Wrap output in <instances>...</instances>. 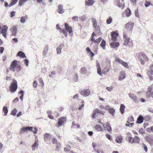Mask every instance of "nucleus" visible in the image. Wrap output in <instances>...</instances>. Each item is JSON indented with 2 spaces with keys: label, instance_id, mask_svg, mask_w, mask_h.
<instances>
[{
  "label": "nucleus",
  "instance_id": "obj_1",
  "mask_svg": "<svg viewBox=\"0 0 153 153\" xmlns=\"http://www.w3.org/2000/svg\"><path fill=\"white\" fill-rule=\"evenodd\" d=\"M33 129V127H32L28 126L23 127L21 128L20 133H22L24 131L27 132L28 131H33L34 134H36L38 131L37 128L36 127H34V130H32Z\"/></svg>",
  "mask_w": 153,
  "mask_h": 153
},
{
  "label": "nucleus",
  "instance_id": "obj_2",
  "mask_svg": "<svg viewBox=\"0 0 153 153\" xmlns=\"http://www.w3.org/2000/svg\"><path fill=\"white\" fill-rule=\"evenodd\" d=\"M134 24L133 22L131 23L129 22L125 25V32L126 31H128L129 33H131L133 29V28Z\"/></svg>",
  "mask_w": 153,
  "mask_h": 153
},
{
  "label": "nucleus",
  "instance_id": "obj_3",
  "mask_svg": "<svg viewBox=\"0 0 153 153\" xmlns=\"http://www.w3.org/2000/svg\"><path fill=\"white\" fill-rule=\"evenodd\" d=\"M17 83L16 80H13V83L11 84L10 88V90L12 93L15 92L17 88Z\"/></svg>",
  "mask_w": 153,
  "mask_h": 153
},
{
  "label": "nucleus",
  "instance_id": "obj_4",
  "mask_svg": "<svg viewBox=\"0 0 153 153\" xmlns=\"http://www.w3.org/2000/svg\"><path fill=\"white\" fill-rule=\"evenodd\" d=\"M140 140V138L137 136H135L134 138L129 137L128 138V142L130 143H139Z\"/></svg>",
  "mask_w": 153,
  "mask_h": 153
},
{
  "label": "nucleus",
  "instance_id": "obj_5",
  "mask_svg": "<svg viewBox=\"0 0 153 153\" xmlns=\"http://www.w3.org/2000/svg\"><path fill=\"white\" fill-rule=\"evenodd\" d=\"M66 121V118L65 117H61L58 120L57 124L58 127L61 126L63 125Z\"/></svg>",
  "mask_w": 153,
  "mask_h": 153
},
{
  "label": "nucleus",
  "instance_id": "obj_6",
  "mask_svg": "<svg viewBox=\"0 0 153 153\" xmlns=\"http://www.w3.org/2000/svg\"><path fill=\"white\" fill-rule=\"evenodd\" d=\"M90 93L91 92L90 89H86L81 91L80 94L82 96L87 97L89 95Z\"/></svg>",
  "mask_w": 153,
  "mask_h": 153
},
{
  "label": "nucleus",
  "instance_id": "obj_7",
  "mask_svg": "<svg viewBox=\"0 0 153 153\" xmlns=\"http://www.w3.org/2000/svg\"><path fill=\"white\" fill-rule=\"evenodd\" d=\"M102 125L104 129L105 130H107L109 132H110L111 131L112 129L111 126L110 125V124L109 122H107L105 125L103 124Z\"/></svg>",
  "mask_w": 153,
  "mask_h": 153
},
{
  "label": "nucleus",
  "instance_id": "obj_8",
  "mask_svg": "<svg viewBox=\"0 0 153 153\" xmlns=\"http://www.w3.org/2000/svg\"><path fill=\"white\" fill-rule=\"evenodd\" d=\"M129 97L135 102H139V99L137 98L136 96L133 93H129L128 94Z\"/></svg>",
  "mask_w": 153,
  "mask_h": 153
},
{
  "label": "nucleus",
  "instance_id": "obj_9",
  "mask_svg": "<svg viewBox=\"0 0 153 153\" xmlns=\"http://www.w3.org/2000/svg\"><path fill=\"white\" fill-rule=\"evenodd\" d=\"M17 62L16 60L13 61L11 64L10 66V70L13 72L15 71V68L17 66Z\"/></svg>",
  "mask_w": 153,
  "mask_h": 153
},
{
  "label": "nucleus",
  "instance_id": "obj_10",
  "mask_svg": "<svg viewBox=\"0 0 153 153\" xmlns=\"http://www.w3.org/2000/svg\"><path fill=\"white\" fill-rule=\"evenodd\" d=\"M134 121V120L133 117L132 116H131L129 117L128 118V121L127 122L126 125L129 126H132L134 125V123H130V122H133Z\"/></svg>",
  "mask_w": 153,
  "mask_h": 153
},
{
  "label": "nucleus",
  "instance_id": "obj_11",
  "mask_svg": "<svg viewBox=\"0 0 153 153\" xmlns=\"http://www.w3.org/2000/svg\"><path fill=\"white\" fill-rule=\"evenodd\" d=\"M8 29V27L6 25H4L2 29L1 33L3 36L5 38H7V32Z\"/></svg>",
  "mask_w": 153,
  "mask_h": 153
},
{
  "label": "nucleus",
  "instance_id": "obj_12",
  "mask_svg": "<svg viewBox=\"0 0 153 153\" xmlns=\"http://www.w3.org/2000/svg\"><path fill=\"white\" fill-rule=\"evenodd\" d=\"M51 139V137L50 134L48 133H45L44 135V140L47 143L49 144L50 143V141L48 142L49 141H50Z\"/></svg>",
  "mask_w": 153,
  "mask_h": 153
},
{
  "label": "nucleus",
  "instance_id": "obj_13",
  "mask_svg": "<svg viewBox=\"0 0 153 153\" xmlns=\"http://www.w3.org/2000/svg\"><path fill=\"white\" fill-rule=\"evenodd\" d=\"M116 61L117 62H119L120 63L125 67L126 68H128V66L127 63L126 62L123 61V60L118 58L116 59Z\"/></svg>",
  "mask_w": 153,
  "mask_h": 153
},
{
  "label": "nucleus",
  "instance_id": "obj_14",
  "mask_svg": "<svg viewBox=\"0 0 153 153\" xmlns=\"http://www.w3.org/2000/svg\"><path fill=\"white\" fill-rule=\"evenodd\" d=\"M65 28L66 30L68 32L70 35H71V33L72 32V28L71 26H69L68 24L67 23H65Z\"/></svg>",
  "mask_w": 153,
  "mask_h": 153
},
{
  "label": "nucleus",
  "instance_id": "obj_15",
  "mask_svg": "<svg viewBox=\"0 0 153 153\" xmlns=\"http://www.w3.org/2000/svg\"><path fill=\"white\" fill-rule=\"evenodd\" d=\"M112 41L114 42L116 41L117 40V36H118V34L115 31H113L111 33Z\"/></svg>",
  "mask_w": 153,
  "mask_h": 153
},
{
  "label": "nucleus",
  "instance_id": "obj_16",
  "mask_svg": "<svg viewBox=\"0 0 153 153\" xmlns=\"http://www.w3.org/2000/svg\"><path fill=\"white\" fill-rule=\"evenodd\" d=\"M11 31L12 32V34L14 36H16L17 32V28L16 26H13L11 29Z\"/></svg>",
  "mask_w": 153,
  "mask_h": 153
},
{
  "label": "nucleus",
  "instance_id": "obj_17",
  "mask_svg": "<svg viewBox=\"0 0 153 153\" xmlns=\"http://www.w3.org/2000/svg\"><path fill=\"white\" fill-rule=\"evenodd\" d=\"M123 38L125 39L124 45H126L129 42L130 38L127 36L125 32H124Z\"/></svg>",
  "mask_w": 153,
  "mask_h": 153
},
{
  "label": "nucleus",
  "instance_id": "obj_18",
  "mask_svg": "<svg viewBox=\"0 0 153 153\" xmlns=\"http://www.w3.org/2000/svg\"><path fill=\"white\" fill-rule=\"evenodd\" d=\"M64 45L63 44H60L56 48V51L57 54H60L61 53V50L64 47Z\"/></svg>",
  "mask_w": 153,
  "mask_h": 153
},
{
  "label": "nucleus",
  "instance_id": "obj_19",
  "mask_svg": "<svg viewBox=\"0 0 153 153\" xmlns=\"http://www.w3.org/2000/svg\"><path fill=\"white\" fill-rule=\"evenodd\" d=\"M57 11L58 13L62 14L64 12V10L63 9V6L62 4H59L58 6Z\"/></svg>",
  "mask_w": 153,
  "mask_h": 153
},
{
  "label": "nucleus",
  "instance_id": "obj_20",
  "mask_svg": "<svg viewBox=\"0 0 153 153\" xmlns=\"http://www.w3.org/2000/svg\"><path fill=\"white\" fill-rule=\"evenodd\" d=\"M95 2L94 0H85V5L88 6H92Z\"/></svg>",
  "mask_w": 153,
  "mask_h": 153
},
{
  "label": "nucleus",
  "instance_id": "obj_21",
  "mask_svg": "<svg viewBox=\"0 0 153 153\" xmlns=\"http://www.w3.org/2000/svg\"><path fill=\"white\" fill-rule=\"evenodd\" d=\"M123 1V0H121ZM114 3L115 5L118 6L119 7H123L124 6V4L120 3V0H114Z\"/></svg>",
  "mask_w": 153,
  "mask_h": 153
},
{
  "label": "nucleus",
  "instance_id": "obj_22",
  "mask_svg": "<svg viewBox=\"0 0 153 153\" xmlns=\"http://www.w3.org/2000/svg\"><path fill=\"white\" fill-rule=\"evenodd\" d=\"M147 74L148 76L153 75V64L151 65L149 69L147 71Z\"/></svg>",
  "mask_w": 153,
  "mask_h": 153
},
{
  "label": "nucleus",
  "instance_id": "obj_23",
  "mask_svg": "<svg viewBox=\"0 0 153 153\" xmlns=\"http://www.w3.org/2000/svg\"><path fill=\"white\" fill-rule=\"evenodd\" d=\"M39 140H35L34 143L32 146V149L33 150H34L36 148H38L39 146Z\"/></svg>",
  "mask_w": 153,
  "mask_h": 153
},
{
  "label": "nucleus",
  "instance_id": "obj_24",
  "mask_svg": "<svg viewBox=\"0 0 153 153\" xmlns=\"http://www.w3.org/2000/svg\"><path fill=\"white\" fill-rule=\"evenodd\" d=\"M49 50V47L48 45H46L44 48L42 54L44 57H45L46 56V54Z\"/></svg>",
  "mask_w": 153,
  "mask_h": 153
},
{
  "label": "nucleus",
  "instance_id": "obj_25",
  "mask_svg": "<svg viewBox=\"0 0 153 153\" xmlns=\"http://www.w3.org/2000/svg\"><path fill=\"white\" fill-rule=\"evenodd\" d=\"M139 55L142 57L145 60L146 62H148L149 61V58L144 53L140 52V53Z\"/></svg>",
  "mask_w": 153,
  "mask_h": 153
},
{
  "label": "nucleus",
  "instance_id": "obj_26",
  "mask_svg": "<svg viewBox=\"0 0 153 153\" xmlns=\"http://www.w3.org/2000/svg\"><path fill=\"white\" fill-rule=\"evenodd\" d=\"M123 137L121 136H119L117 137L115 140V142L117 143H120L122 142L123 141Z\"/></svg>",
  "mask_w": 153,
  "mask_h": 153
},
{
  "label": "nucleus",
  "instance_id": "obj_27",
  "mask_svg": "<svg viewBox=\"0 0 153 153\" xmlns=\"http://www.w3.org/2000/svg\"><path fill=\"white\" fill-rule=\"evenodd\" d=\"M125 74L124 71H122L120 72V75L119 78V80L121 81L125 78Z\"/></svg>",
  "mask_w": 153,
  "mask_h": 153
},
{
  "label": "nucleus",
  "instance_id": "obj_28",
  "mask_svg": "<svg viewBox=\"0 0 153 153\" xmlns=\"http://www.w3.org/2000/svg\"><path fill=\"white\" fill-rule=\"evenodd\" d=\"M143 117L141 115H140L137 118L136 123H137L140 124L143 122Z\"/></svg>",
  "mask_w": 153,
  "mask_h": 153
},
{
  "label": "nucleus",
  "instance_id": "obj_29",
  "mask_svg": "<svg viewBox=\"0 0 153 153\" xmlns=\"http://www.w3.org/2000/svg\"><path fill=\"white\" fill-rule=\"evenodd\" d=\"M17 56L23 58H26V56L25 53L21 51H19L18 53Z\"/></svg>",
  "mask_w": 153,
  "mask_h": 153
},
{
  "label": "nucleus",
  "instance_id": "obj_30",
  "mask_svg": "<svg viewBox=\"0 0 153 153\" xmlns=\"http://www.w3.org/2000/svg\"><path fill=\"white\" fill-rule=\"evenodd\" d=\"M28 18V16L25 15L24 16H22L20 19V22L22 23H24L26 20Z\"/></svg>",
  "mask_w": 153,
  "mask_h": 153
},
{
  "label": "nucleus",
  "instance_id": "obj_31",
  "mask_svg": "<svg viewBox=\"0 0 153 153\" xmlns=\"http://www.w3.org/2000/svg\"><path fill=\"white\" fill-rule=\"evenodd\" d=\"M102 40V38L101 37H99L96 39H95V38H94L93 39H91V41L92 42H94L99 44Z\"/></svg>",
  "mask_w": 153,
  "mask_h": 153
},
{
  "label": "nucleus",
  "instance_id": "obj_32",
  "mask_svg": "<svg viewBox=\"0 0 153 153\" xmlns=\"http://www.w3.org/2000/svg\"><path fill=\"white\" fill-rule=\"evenodd\" d=\"M95 129L97 130L98 131H101L103 129L101 126L99 124H97L94 127Z\"/></svg>",
  "mask_w": 153,
  "mask_h": 153
},
{
  "label": "nucleus",
  "instance_id": "obj_33",
  "mask_svg": "<svg viewBox=\"0 0 153 153\" xmlns=\"http://www.w3.org/2000/svg\"><path fill=\"white\" fill-rule=\"evenodd\" d=\"M81 73L84 75L87 72V70L85 67H82L80 70Z\"/></svg>",
  "mask_w": 153,
  "mask_h": 153
},
{
  "label": "nucleus",
  "instance_id": "obj_34",
  "mask_svg": "<svg viewBox=\"0 0 153 153\" xmlns=\"http://www.w3.org/2000/svg\"><path fill=\"white\" fill-rule=\"evenodd\" d=\"M110 45L112 47L115 48L118 47L119 45V44L118 42H111L110 43Z\"/></svg>",
  "mask_w": 153,
  "mask_h": 153
},
{
  "label": "nucleus",
  "instance_id": "obj_35",
  "mask_svg": "<svg viewBox=\"0 0 153 153\" xmlns=\"http://www.w3.org/2000/svg\"><path fill=\"white\" fill-rule=\"evenodd\" d=\"M91 20L94 27H95L97 25V21L95 19L92 17L91 18Z\"/></svg>",
  "mask_w": 153,
  "mask_h": 153
},
{
  "label": "nucleus",
  "instance_id": "obj_36",
  "mask_svg": "<svg viewBox=\"0 0 153 153\" xmlns=\"http://www.w3.org/2000/svg\"><path fill=\"white\" fill-rule=\"evenodd\" d=\"M153 91H152V87H149L146 93V96H147L148 95L149 96L150 94Z\"/></svg>",
  "mask_w": 153,
  "mask_h": 153
},
{
  "label": "nucleus",
  "instance_id": "obj_37",
  "mask_svg": "<svg viewBox=\"0 0 153 153\" xmlns=\"http://www.w3.org/2000/svg\"><path fill=\"white\" fill-rule=\"evenodd\" d=\"M97 73L100 75H102L101 72V69L100 67V64L98 63L97 65Z\"/></svg>",
  "mask_w": 153,
  "mask_h": 153
},
{
  "label": "nucleus",
  "instance_id": "obj_38",
  "mask_svg": "<svg viewBox=\"0 0 153 153\" xmlns=\"http://www.w3.org/2000/svg\"><path fill=\"white\" fill-rule=\"evenodd\" d=\"M131 14V12L129 8H127L126 10V16H129Z\"/></svg>",
  "mask_w": 153,
  "mask_h": 153
},
{
  "label": "nucleus",
  "instance_id": "obj_39",
  "mask_svg": "<svg viewBox=\"0 0 153 153\" xmlns=\"http://www.w3.org/2000/svg\"><path fill=\"white\" fill-rule=\"evenodd\" d=\"M105 41L104 39H102L100 44V46L103 49H105Z\"/></svg>",
  "mask_w": 153,
  "mask_h": 153
},
{
  "label": "nucleus",
  "instance_id": "obj_40",
  "mask_svg": "<svg viewBox=\"0 0 153 153\" xmlns=\"http://www.w3.org/2000/svg\"><path fill=\"white\" fill-rule=\"evenodd\" d=\"M24 93V91L22 90H21L19 92V94L21 95L20 97V99L22 101L23 100Z\"/></svg>",
  "mask_w": 153,
  "mask_h": 153
},
{
  "label": "nucleus",
  "instance_id": "obj_41",
  "mask_svg": "<svg viewBox=\"0 0 153 153\" xmlns=\"http://www.w3.org/2000/svg\"><path fill=\"white\" fill-rule=\"evenodd\" d=\"M112 18L111 17L109 16L106 20V23L107 24H110L112 22Z\"/></svg>",
  "mask_w": 153,
  "mask_h": 153
},
{
  "label": "nucleus",
  "instance_id": "obj_42",
  "mask_svg": "<svg viewBox=\"0 0 153 153\" xmlns=\"http://www.w3.org/2000/svg\"><path fill=\"white\" fill-rule=\"evenodd\" d=\"M71 148L70 145L68 144L66 146V147L64 149V151L65 152L69 151Z\"/></svg>",
  "mask_w": 153,
  "mask_h": 153
},
{
  "label": "nucleus",
  "instance_id": "obj_43",
  "mask_svg": "<svg viewBox=\"0 0 153 153\" xmlns=\"http://www.w3.org/2000/svg\"><path fill=\"white\" fill-rule=\"evenodd\" d=\"M94 27V28L95 29V32L99 33L100 31V27L98 25H97L96 26V27Z\"/></svg>",
  "mask_w": 153,
  "mask_h": 153
},
{
  "label": "nucleus",
  "instance_id": "obj_44",
  "mask_svg": "<svg viewBox=\"0 0 153 153\" xmlns=\"http://www.w3.org/2000/svg\"><path fill=\"white\" fill-rule=\"evenodd\" d=\"M125 108V106H121L120 108V111L121 114H123L124 113Z\"/></svg>",
  "mask_w": 153,
  "mask_h": 153
},
{
  "label": "nucleus",
  "instance_id": "obj_45",
  "mask_svg": "<svg viewBox=\"0 0 153 153\" xmlns=\"http://www.w3.org/2000/svg\"><path fill=\"white\" fill-rule=\"evenodd\" d=\"M3 111H4V114L5 115H6L8 111V110L7 109V107L6 106H4L3 108Z\"/></svg>",
  "mask_w": 153,
  "mask_h": 153
},
{
  "label": "nucleus",
  "instance_id": "obj_46",
  "mask_svg": "<svg viewBox=\"0 0 153 153\" xmlns=\"http://www.w3.org/2000/svg\"><path fill=\"white\" fill-rule=\"evenodd\" d=\"M78 75L77 74H75L74 78L73 79V81L74 82H76L78 80Z\"/></svg>",
  "mask_w": 153,
  "mask_h": 153
},
{
  "label": "nucleus",
  "instance_id": "obj_47",
  "mask_svg": "<svg viewBox=\"0 0 153 153\" xmlns=\"http://www.w3.org/2000/svg\"><path fill=\"white\" fill-rule=\"evenodd\" d=\"M17 112V110L16 108H14L11 111V114L13 116H15Z\"/></svg>",
  "mask_w": 153,
  "mask_h": 153
},
{
  "label": "nucleus",
  "instance_id": "obj_48",
  "mask_svg": "<svg viewBox=\"0 0 153 153\" xmlns=\"http://www.w3.org/2000/svg\"><path fill=\"white\" fill-rule=\"evenodd\" d=\"M108 111L111 114L113 115L114 112V109L110 108L108 110Z\"/></svg>",
  "mask_w": 153,
  "mask_h": 153
},
{
  "label": "nucleus",
  "instance_id": "obj_49",
  "mask_svg": "<svg viewBox=\"0 0 153 153\" xmlns=\"http://www.w3.org/2000/svg\"><path fill=\"white\" fill-rule=\"evenodd\" d=\"M134 13H135V15L136 16V17H137V18H139L140 16H139V14L138 13V9H137L136 10H135Z\"/></svg>",
  "mask_w": 153,
  "mask_h": 153
},
{
  "label": "nucleus",
  "instance_id": "obj_50",
  "mask_svg": "<svg viewBox=\"0 0 153 153\" xmlns=\"http://www.w3.org/2000/svg\"><path fill=\"white\" fill-rule=\"evenodd\" d=\"M79 19L80 20L82 21H85L86 19V17L84 15H83L79 17Z\"/></svg>",
  "mask_w": 153,
  "mask_h": 153
},
{
  "label": "nucleus",
  "instance_id": "obj_51",
  "mask_svg": "<svg viewBox=\"0 0 153 153\" xmlns=\"http://www.w3.org/2000/svg\"><path fill=\"white\" fill-rule=\"evenodd\" d=\"M57 140L55 137H53L52 139V142L53 144H56L57 143Z\"/></svg>",
  "mask_w": 153,
  "mask_h": 153
},
{
  "label": "nucleus",
  "instance_id": "obj_52",
  "mask_svg": "<svg viewBox=\"0 0 153 153\" xmlns=\"http://www.w3.org/2000/svg\"><path fill=\"white\" fill-rule=\"evenodd\" d=\"M139 132L140 134H143L144 133L145 131L142 128L139 129Z\"/></svg>",
  "mask_w": 153,
  "mask_h": 153
},
{
  "label": "nucleus",
  "instance_id": "obj_53",
  "mask_svg": "<svg viewBox=\"0 0 153 153\" xmlns=\"http://www.w3.org/2000/svg\"><path fill=\"white\" fill-rule=\"evenodd\" d=\"M61 32L65 36H67V33L65 30L63 29L62 30Z\"/></svg>",
  "mask_w": 153,
  "mask_h": 153
},
{
  "label": "nucleus",
  "instance_id": "obj_54",
  "mask_svg": "<svg viewBox=\"0 0 153 153\" xmlns=\"http://www.w3.org/2000/svg\"><path fill=\"white\" fill-rule=\"evenodd\" d=\"M140 59V61L141 64L142 65H144L145 63V60H144L143 58H141V57H139Z\"/></svg>",
  "mask_w": 153,
  "mask_h": 153
},
{
  "label": "nucleus",
  "instance_id": "obj_55",
  "mask_svg": "<svg viewBox=\"0 0 153 153\" xmlns=\"http://www.w3.org/2000/svg\"><path fill=\"white\" fill-rule=\"evenodd\" d=\"M78 17L77 16H73L72 18V19L74 21H77L78 20Z\"/></svg>",
  "mask_w": 153,
  "mask_h": 153
},
{
  "label": "nucleus",
  "instance_id": "obj_56",
  "mask_svg": "<svg viewBox=\"0 0 153 153\" xmlns=\"http://www.w3.org/2000/svg\"><path fill=\"white\" fill-rule=\"evenodd\" d=\"M105 136L107 138H108L111 141V140H112V139L111 138V135H110L109 134H106Z\"/></svg>",
  "mask_w": 153,
  "mask_h": 153
},
{
  "label": "nucleus",
  "instance_id": "obj_57",
  "mask_svg": "<svg viewBox=\"0 0 153 153\" xmlns=\"http://www.w3.org/2000/svg\"><path fill=\"white\" fill-rule=\"evenodd\" d=\"M16 68V71H19L21 70V67L20 65H17Z\"/></svg>",
  "mask_w": 153,
  "mask_h": 153
},
{
  "label": "nucleus",
  "instance_id": "obj_58",
  "mask_svg": "<svg viewBox=\"0 0 153 153\" xmlns=\"http://www.w3.org/2000/svg\"><path fill=\"white\" fill-rule=\"evenodd\" d=\"M19 101V98L18 97L16 98L13 101V104H15V103L18 102Z\"/></svg>",
  "mask_w": 153,
  "mask_h": 153
},
{
  "label": "nucleus",
  "instance_id": "obj_59",
  "mask_svg": "<svg viewBox=\"0 0 153 153\" xmlns=\"http://www.w3.org/2000/svg\"><path fill=\"white\" fill-rule=\"evenodd\" d=\"M24 62L26 66H27L28 65L29 61L27 59L24 60Z\"/></svg>",
  "mask_w": 153,
  "mask_h": 153
},
{
  "label": "nucleus",
  "instance_id": "obj_60",
  "mask_svg": "<svg viewBox=\"0 0 153 153\" xmlns=\"http://www.w3.org/2000/svg\"><path fill=\"white\" fill-rule=\"evenodd\" d=\"M106 89L108 91H111L113 89V87L111 86L110 87H107L106 88Z\"/></svg>",
  "mask_w": 153,
  "mask_h": 153
},
{
  "label": "nucleus",
  "instance_id": "obj_61",
  "mask_svg": "<svg viewBox=\"0 0 153 153\" xmlns=\"http://www.w3.org/2000/svg\"><path fill=\"white\" fill-rule=\"evenodd\" d=\"M48 117L51 119H53V117L50 114H51V112L50 111H49L48 112Z\"/></svg>",
  "mask_w": 153,
  "mask_h": 153
},
{
  "label": "nucleus",
  "instance_id": "obj_62",
  "mask_svg": "<svg viewBox=\"0 0 153 153\" xmlns=\"http://www.w3.org/2000/svg\"><path fill=\"white\" fill-rule=\"evenodd\" d=\"M56 74V72L54 71H53L51 72V74L49 75V76L50 77H52L53 75H54Z\"/></svg>",
  "mask_w": 153,
  "mask_h": 153
},
{
  "label": "nucleus",
  "instance_id": "obj_63",
  "mask_svg": "<svg viewBox=\"0 0 153 153\" xmlns=\"http://www.w3.org/2000/svg\"><path fill=\"white\" fill-rule=\"evenodd\" d=\"M96 36V34L94 32H93L91 36V39H92V40L94 38V36Z\"/></svg>",
  "mask_w": 153,
  "mask_h": 153
},
{
  "label": "nucleus",
  "instance_id": "obj_64",
  "mask_svg": "<svg viewBox=\"0 0 153 153\" xmlns=\"http://www.w3.org/2000/svg\"><path fill=\"white\" fill-rule=\"evenodd\" d=\"M146 97H152L153 98V91L150 94L149 96L148 95Z\"/></svg>",
  "mask_w": 153,
  "mask_h": 153
}]
</instances>
